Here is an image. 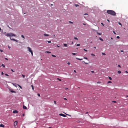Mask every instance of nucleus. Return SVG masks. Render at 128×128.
<instances>
[{
	"mask_svg": "<svg viewBox=\"0 0 128 128\" xmlns=\"http://www.w3.org/2000/svg\"><path fill=\"white\" fill-rule=\"evenodd\" d=\"M23 108L24 109H26L27 108L26 107V106H25L24 105L23 106Z\"/></svg>",
	"mask_w": 128,
	"mask_h": 128,
	"instance_id": "8",
	"label": "nucleus"
},
{
	"mask_svg": "<svg viewBox=\"0 0 128 128\" xmlns=\"http://www.w3.org/2000/svg\"><path fill=\"white\" fill-rule=\"evenodd\" d=\"M64 100H67V99H66V98H64Z\"/></svg>",
	"mask_w": 128,
	"mask_h": 128,
	"instance_id": "41",
	"label": "nucleus"
},
{
	"mask_svg": "<svg viewBox=\"0 0 128 128\" xmlns=\"http://www.w3.org/2000/svg\"><path fill=\"white\" fill-rule=\"evenodd\" d=\"M108 78L110 80H112V78L111 77L108 76Z\"/></svg>",
	"mask_w": 128,
	"mask_h": 128,
	"instance_id": "26",
	"label": "nucleus"
},
{
	"mask_svg": "<svg viewBox=\"0 0 128 128\" xmlns=\"http://www.w3.org/2000/svg\"><path fill=\"white\" fill-rule=\"evenodd\" d=\"M54 104H56V101L55 100H54Z\"/></svg>",
	"mask_w": 128,
	"mask_h": 128,
	"instance_id": "42",
	"label": "nucleus"
},
{
	"mask_svg": "<svg viewBox=\"0 0 128 128\" xmlns=\"http://www.w3.org/2000/svg\"><path fill=\"white\" fill-rule=\"evenodd\" d=\"M10 39L11 40H13V41L16 40L15 39H14V38H10Z\"/></svg>",
	"mask_w": 128,
	"mask_h": 128,
	"instance_id": "9",
	"label": "nucleus"
},
{
	"mask_svg": "<svg viewBox=\"0 0 128 128\" xmlns=\"http://www.w3.org/2000/svg\"><path fill=\"white\" fill-rule=\"evenodd\" d=\"M31 86L32 87V89L33 90H34V86H33V85H31Z\"/></svg>",
	"mask_w": 128,
	"mask_h": 128,
	"instance_id": "17",
	"label": "nucleus"
},
{
	"mask_svg": "<svg viewBox=\"0 0 128 128\" xmlns=\"http://www.w3.org/2000/svg\"><path fill=\"white\" fill-rule=\"evenodd\" d=\"M118 24H120V25L121 26H122V24H121L120 22H118Z\"/></svg>",
	"mask_w": 128,
	"mask_h": 128,
	"instance_id": "20",
	"label": "nucleus"
},
{
	"mask_svg": "<svg viewBox=\"0 0 128 128\" xmlns=\"http://www.w3.org/2000/svg\"><path fill=\"white\" fill-rule=\"evenodd\" d=\"M125 72H126V73H128V72L127 71H125Z\"/></svg>",
	"mask_w": 128,
	"mask_h": 128,
	"instance_id": "59",
	"label": "nucleus"
},
{
	"mask_svg": "<svg viewBox=\"0 0 128 128\" xmlns=\"http://www.w3.org/2000/svg\"><path fill=\"white\" fill-rule=\"evenodd\" d=\"M72 54L74 55H75L76 54L74 53H72Z\"/></svg>",
	"mask_w": 128,
	"mask_h": 128,
	"instance_id": "35",
	"label": "nucleus"
},
{
	"mask_svg": "<svg viewBox=\"0 0 128 128\" xmlns=\"http://www.w3.org/2000/svg\"><path fill=\"white\" fill-rule=\"evenodd\" d=\"M83 24L84 25H86V24H84V23H83Z\"/></svg>",
	"mask_w": 128,
	"mask_h": 128,
	"instance_id": "64",
	"label": "nucleus"
},
{
	"mask_svg": "<svg viewBox=\"0 0 128 128\" xmlns=\"http://www.w3.org/2000/svg\"><path fill=\"white\" fill-rule=\"evenodd\" d=\"M91 55L92 56H94V55L93 54H92Z\"/></svg>",
	"mask_w": 128,
	"mask_h": 128,
	"instance_id": "33",
	"label": "nucleus"
},
{
	"mask_svg": "<svg viewBox=\"0 0 128 128\" xmlns=\"http://www.w3.org/2000/svg\"><path fill=\"white\" fill-rule=\"evenodd\" d=\"M57 79L58 80H59V81H61V80L59 78H57Z\"/></svg>",
	"mask_w": 128,
	"mask_h": 128,
	"instance_id": "22",
	"label": "nucleus"
},
{
	"mask_svg": "<svg viewBox=\"0 0 128 128\" xmlns=\"http://www.w3.org/2000/svg\"><path fill=\"white\" fill-rule=\"evenodd\" d=\"M88 113V112H86V113L85 114H87Z\"/></svg>",
	"mask_w": 128,
	"mask_h": 128,
	"instance_id": "62",
	"label": "nucleus"
},
{
	"mask_svg": "<svg viewBox=\"0 0 128 128\" xmlns=\"http://www.w3.org/2000/svg\"><path fill=\"white\" fill-rule=\"evenodd\" d=\"M18 86L20 87L21 89L22 88V87L21 86H20L19 85H18Z\"/></svg>",
	"mask_w": 128,
	"mask_h": 128,
	"instance_id": "32",
	"label": "nucleus"
},
{
	"mask_svg": "<svg viewBox=\"0 0 128 128\" xmlns=\"http://www.w3.org/2000/svg\"><path fill=\"white\" fill-rule=\"evenodd\" d=\"M13 112L14 113H17L18 112L16 110H14L13 111Z\"/></svg>",
	"mask_w": 128,
	"mask_h": 128,
	"instance_id": "6",
	"label": "nucleus"
},
{
	"mask_svg": "<svg viewBox=\"0 0 128 128\" xmlns=\"http://www.w3.org/2000/svg\"><path fill=\"white\" fill-rule=\"evenodd\" d=\"M44 36H49V35L48 34H44Z\"/></svg>",
	"mask_w": 128,
	"mask_h": 128,
	"instance_id": "15",
	"label": "nucleus"
},
{
	"mask_svg": "<svg viewBox=\"0 0 128 128\" xmlns=\"http://www.w3.org/2000/svg\"><path fill=\"white\" fill-rule=\"evenodd\" d=\"M69 22L70 23H71V24H73V22H71V21H69Z\"/></svg>",
	"mask_w": 128,
	"mask_h": 128,
	"instance_id": "28",
	"label": "nucleus"
},
{
	"mask_svg": "<svg viewBox=\"0 0 128 128\" xmlns=\"http://www.w3.org/2000/svg\"><path fill=\"white\" fill-rule=\"evenodd\" d=\"M106 12L108 14L113 16H115L116 15V13L114 10H107Z\"/></svg>",
	"mask_w": 128,
	"mask_h": 128,
	"instance_id": "1",
	"label": "nucleus"
},
{
	"mask_svg": "<svg viewBox=\"0 0 128 128\" xmlns=\"http://www.w3.org/2000/svg\"><path fill=\"white\" fill-rule=\"evenodd\" d=\"M10 92H14V93H15L16 92L15 91H14V90H11L10 91Z\"/></svg>",
	"mask_w": 128,
	"mask_h": 128,
	"instance_id": "13",
	"label": "nucleus"
},
{
	"mask_svg": "<svg viewBox=\"0 0 128 128\" xmlns=\"http://www.w3.org/2000/svg\"><path fill=\"white\" fill-rule=\"evenodd\" d=\"M74 72H76V70H74Z\"/></svg>",
	"mask_w": 128,
	"mask_h": 128,
	"instance_id": "56",
	"label": "nucleus"
},
{
	"mask_svg": "<svg viewBox=\"0 0 128 128\" xmlns=\"http://www.w3.org/2000/svg\"><path fill=\"white\" fill-rule=\"evenodd\" d=\"M37 94L38 96H40V95L39 94Z\"/></svg>",
	"mask_w": 128,
	"mask_h": 128,
	"instance_id": "45",
	"label": "nucleus"
},
{
	"mask_svg": "<svg viewBox=\"0 0 128 128\" xmlns=\"http://www.w3.org/2000/svg\"><path fill=\"white\" fill-rule=\"evenodd\" d=\"M5 75L6 76H8V74H6Z\"/></svg>",
	"mask_w": 128,
	"mask_h": 128,
	"instance_id": "53",
	"label": "nucleus"
},
{
	"mask_svg": "<svg viewBox=\"0 0 128 128\" xmlns=\"http://www.w3.org/2000/svg\"><path fill=\"white\" fill-rule=\"evenodd\" d=\"M52 56L53 57H56V56L52 54Z\"/></svg>",
	"mask_w": 128,
	"mask_h": 128,
	"instance_id": "29",
	"label": "nucleus"
},
{
	"mask_svg": "<svg viewBox=\"0 0 128 128\" xmlns=\"http://www.w3.org/2000/svg\"><path fill=\"white\" fill-rule=\"evenodd\" d=\"M110 38L112 40L113 39V38H112V37Z\"/></svg>",
	"mask_w": 128,
	"mask_h": 128,
	"instance_id": "63",
	"label": "nucleus"
},
{
	"mask_svg": "<svg viewBox=\"0 0 128 128\" xmlns=\"http://www.w3.org/2000/svg\"><path fill=\"white\" fill-rule=\"evenodd\" d=\"M8 48H10V46H8Z\"/></svg>",
	"mask_w": 128,
	"mask_h": 128,
	"instance_id": "61",
	"label": "nucleus"
},
{
	"mask_svg": "<svg viewBox=\"0 0 128 128\" xmlns=\"http://www.w3.org/2000/svg\"><path fill=\"white\" fill-rule=\"evenodd\" d=\"M2 66H3L4 68L5 67V65L4 64H2V65H1Z\"/></svg>",
	"mask_w": 128,
	"mask_h": 128,
	"instance_id": "19",
	"label": "nucleus"
},
{
	"mask_svg": "<svg viewBox=\"0 0 128 128\" xmlns=\"http://www.w3.org/2000/svg\"><path fill=\"white\" fill-rule=\"evenodd\" d=\"M6 35V36H16V35L15 34H14L12 33H8Z\"/></svg>",
	"mask_w": 128,
	"mask_h": 128,
	"instance_id": "2",
	"label": "nucleus"
},
{
	"mask_svg": "<svg viewBox=\"0 0 128 128\" xmlns=\"http://www.w3.org/2000/svg\"><path fill=\"white\" fill-rule=\"evenodd\" d=\"M48 43H50L51 42L50 41H48Z\"/></svg>",
	"mask_w": 128,
	"mask_h": 128,
	"instance_id": "34",
	"label": "nucleus"
},
{
	"mask_svg": "<svg viewBox=\"0 0 128 128\" xmlns=\"http://www.w3.org/2000/svg\"><path fill=\"white\" fill-rule=\"evenodd\" d=\"M27 49H28V50L31 53L32 56H33V53L32 51L31 50V49L29 47H28Z\"/></svg>",
	"mask_w": 128,
	"mask_h": 128,
	"instance_id": "3",
	"label": "nucleus"
},
{
	"mask_svg": "<svg viewBox=\"0 0 128 128\" xmlns=\"http://www.w3.org/2000/svg\"><path fill=\"white\" fill-rule=\"evenodd\" d=\"M112 102H113L114 103L116 102V101H112Z\"/></svg>",
	"mask_w": 128,
	"mask_h": 128,
	"instance_id": "47",
	"label": "nucleus"
},
{
	"mask_svg": "<svg viewBox=\"0 0 128 128\" xmlns=\"http://www.w3.org/2000/svg\"><path fill=\"white\" fill-rule=\"evenodd\" d=\"M59 115L60 116H62L64 117H65L66 116L64 115V114H59Z\"/></svg>",
	"mask_w": 128,
	"mask_h": 128,
	"instance_id": "4",
	"label": "nucleus"
},
{
	"mask_svg": "<svg viewBox=\"0 0 128 128\" xmlns=\"http://www.w3.org/2000/svg\"><path fill=\"white\" fill-rule=\"evenodd\" d=\"M118 66L119 67H120V65H118Z\"/></svg>",
	"mask_w": 128,
	"mask_h": 128,
	"instance_id": "50",
	"label": "nucleus"
},
{
	"mask_svg": "<svg viewBox=\"0 0 128 128\" xmlns=\"http://www.w3.org/2000/svg\"><path fill=\"white\" fill-rule=\"evenodd\" d=\"M99 38L100 40H101V41H103V39H102V38H100H100Z\"/></svg>",
	"mask_w": 128,
	"mask_h": 128,
	"instance_id": "16",
	"label": "nucleus"
},
{
	"mask_svg": "<svg viewBox=\"0 0 128 128\" xmlns=\"http://www.w3.org/2000/svg\"><path fill=\"white\" fill-rule=\"evenodd\" d=\"M84 50L85 51H86V52H87V50H86V49H84Z\"/></svg>",
	"mask_w": 128,
	"mask_h": 128,
	"instance_id": "44",
	"label": "nucleus"
},
{
	"mask_svg": "<svg viewBox=\"0 0 128 128\" xmlns=\"http://www.w3.org/2000/svg\"><path fill=\"white\" fill-rule=\"evenodd\" d=\"M74 38L75 40H78V38H76V37H74Z\"/></svg>",
	"mask_w": 128,
	"mask_h": 128,
	"instance_id": "23",
	"label": "nucleus"
},
{
	"mask_svg": "<svg viewBox=\"0 0 128 128\" xmlns=\"http://www.w3.org/2000/svg\"><path fill=\"white\" fill-rule=\"evenodd\" d=\"M84 15H88V14L87 13H85L84 14Z\"/></svg>",
	"mask_w": 128,
	"mask_h": 128,
	"instance_id": "24",
	"label": "nucleus"
},
{
	"mask_svg": "<svg viewBox=\"0 0 128 128\" xmlns=\"http://www.w3.org/2000/svg\"><path fill=\"white\" fill-rule=\"evenodd\" d=\"M55 35H54H54H53V36H52L53 37H55Z\"/></svg>",
	"mask_w": 128,
	"mask_h": 128,
	"instance_id": "48",
	"label": "nucleus"
},
{
	"mask_svg": "<svg viewBox=\"0 0 128 128\" xmlns=\"http://www.w3.org/2000/svg\"><path fill=\"white\" fill-rule=\"evenodd\" d=\"M68 88H65V90H67V89H68Z\"/></svg>",
	"mask_w": 128,
	"mask_h": 128,
	"instance_id": "58",
	"label": "nucleus"
},
{
	"mask_svg": "<svg viewBox=\"0 0 128 128\" xmlns=\"http://www.w3.org/2000/svg\"><path fill=\"white\" fill-rule=\"evenodd\" d=\"M84 59H86V60H87V59H88V58H86V57H84Z\"/></svg>",
	"mask_w": 128,
	"mask_h": 128,
	"instance_id": "39",
	"label": "nucleus"
},
{
	"mask_svg": "<svg viewBox=\"0 0 128 128\" xmlns=\"http://www.w3.org/2000/svg\"><path fill=\"white\" fill-rule=\"evenodd\" d=\"M4 125L2 124H0V127H4Z\"/></svg>",
	"mask_w": 128,
	"mask_h": 128,
	"instance_id": "7",
	"label": "nucleus"
},
{
	"mask_svg": "<svg viewBox=\"0 0 128 128\" xmlns=\"http://www.w3.org/2000/svg\"><path fill=\"white\" fill-rule=\"evenodd\" d=\"M21 36L22 38H24V37L23 35H22Z\"/></svg>",
	"mask_w": 128,
	"mask_h": 128,
	"instance_id": "18",
	"label": "nucleus"
},
{
	"mask_svg": "<svg viewBox=\"0 0 128 128\" xmlns=\"http://www.w3.org/2000/svg\"><path fill=\"white\" fill-rule=\"evenodd\" d=\"M118 74H120L121 73V72L120 70H119L118 71Z\"/></svg>",
	"mask_w": 128,
	"mask_h": 128,
	"instance_id": "14",
	"label": "nucleus"
},
{
	"mask_svg": "<svg viewBox=\"0 0 128 128\" xmlns=\"http://www.w3.org/2000/svg\"><path fill=\"white\" fill-rule=\"evenodd\" d=\"M14 41H16V42H18V40H14Z\"/></svg>",
	"mask_w": 128,
	"mask_h": 128,
	"instance_id": "55",
	"label": "nucleus"
},
{
	"mask_svg": "<svg viewBox=\"0 0 128 128\" xmlns=\"http://www.w3.org/2000/svg\"><path fill=\"white\" fill-rule=\"evenodd\" d=\"M0 51L1 52H3V50H0Z\"/></svg>",
	"mask_w": 128,
	"mask_h": 128,
	"instance_id": "43",
	"label": "nucleus"
},
{
	"mask_svg": "<svg viewBox=\"0 0 128 128\" xmlns=\"http://www.w3.org/2000/svg\"><path fill=\"white\" fill-rule=\"evenodd\" d=\"M76 46H80V44H78L76 45Z\"/></svg>",
	"mask_w": 128,
	"mask_h": 128,
	"instance_id": "31",
	"label": "nucleus"
},
{
	"mask_svg": "<svg viewBox=\"0 0 128 128\" xmlns=\"http://www.w3.org/2000/svg\"><path fill=\"white\" fill-rule=\"evenodd\" d=\"M24 116V114H22V116Z\"/></svg>",
	"mask_w": 128,
	"mask_h": 128,
	"instance_id": "57",
	"label": "nucleus"
},
{
	"mask_svg": "<svg viewBox=\"0 0 128 128\" xmlns=\"http://www.w3.org/2000/svg\"><path fill=\"white\" fill-rule=\"evenodd\" d=\"M17 121H15L14 123V126H16L17 124Z\"/></svg>",
	"mask_w": 128,
	"mask_h": 128,
	"instance_id": "5",
	"label": "nucleus"
},
{
	"mask_svg": "<svg viewBox=\"0 0 128 128\" xmlns=\"http://www.w3.org/2000/svg\"><path fill=\"white\" fill-rule=\"evenodd\" d=\"M1 74L2 75H3L4 74V73L3 72H2L1 73Z\"/></svg>",
	"mask_w": 128,
	"mask_h": 128,
	"instance_id": "54",
	"label": "nucleus"
},
{
	"mask_svg": "<svg viewBox=\"0 0 128 128\" xmlns=\"http://www.w3.org/2000/svg\"><path fill=\"white\" fill-rule=\"evenodd\" d=\"M102 54H103V55H106L104 53H102Z\"/></svg>",
	"mask_w": 128,
	"mask_h": 128,
	"instance_id": "46",
	"label": "nucleus"
},
{
	"mask_svg": "<svg viewBox=\"0 0 128 128\" xmlns=\"http://www.w3.org/2000/svg\"><path fill=\"white\" fill-rule=\"evenodd\" d=\"M97 34L100 35L102 34H101L100 33H98V32H97Z\"/></svg>",
	"mask_w": 128,
	"mask_h": 128,
	"instance_id": "30",
	"label": "nucleus"
},
{
	"mask_svg": "<svg viewBox=\"0 0 128 128\" xmlns=\"http://www.w3.org/2000/svg\"><path fill=\"white\" fill-rule=\"evenodd\" d=\"M116 38H120V37L118 36H117V37H116Z\"/></svg>",
	"mask_w": 128,
	"mask_h": 128,
	"instance_id": "36",
	"label": "nucleus"
},
{
	"mask_svg": "<svg viewBox=\"0 0 128 128\" xmlns=\"http://www.w3.org/2000/svg\"><path fill=\"white\" fill-rule=\"evenodd\" d=\"M91 72H92V73H94V71H92V70L91 71Z\"/></svg>",
	"mask_w": 128,
	"mask_h": 128,
	"instance_id": "40",
	"label": "nucleus"
},
{
	"mask_svg": "<svg viewBox=\"0 0 128 128\" xmlns=\"http://www.w3.org/2000/svg\"><path fill=\"white\" fill-rule=\"evenodd\" d=\"M22 76L23 78H24L25 77V76L24 74H22Z\"/></svg>",
	"mask_w": 128,
	"mask_h": 128,
	"instance_id": "37",
	"label": "nucleus"
},
{
	"mask_svg": "<svg viewBox=\"0 0 128 128\" xmlns=\"http://www.w3.org/2000/svg\"><path fill=\"white\" fill-rule=\"evenodd\" d=\"M101 24H102V25H103V26H104V24H103V23H101Z\"/></svg>",
	"mask_w": 128,
	"mask_h": 128,
	"instance_id": "60",
	"label": "nucleus"
},
{
	"mask_svg": "<svg viewBox=\"0 0 128 128\" xmlns=\"http://www.w3.org/2000/svg\"><path fill=\"white\" fill-rule=\"evenodd\" d=\"M11 70L12 72H14V70H13L12 69H11Z\"/></svg>",
	"mask_w": 128,
	"mask_h": 128,
	"instance_id": "51",
	"label": "nucleus"
},
{
	"mask_svg": "<svg viewBox=\"0 0 128 128\" xmlns=\"http://www.w3.org/2000/svg\"><path fill=\"white\" fill-rule=\"evenodd\" d=\"M113 33H114V34H116V32H115L114 31H113Z\"/></svg>",
	"mask_w": 128,
	"mask_h": 128,
	"instance_id": "52",
	"label": "nucleus"
},
{
	"mask_svg": "<svg viewBox=\"0 0 128 128\" xmlns=\"http://www.w3.org/2000/svg\"><path fill=\"white\" fill-rule=\"evenodd\" d=\"M112 83V82H111V81H108V82H107V83H108H108Z\"/></svg>",
	"mask_w": 128,
	"mask_h": 128,
	"instance_id": "27",
	"label": "nucleus"
},
{
	"mask_svg": "<svg viewBox=\"0 0 128 128\" xmlns=\"http://www.w3.org/2000/svg\"><path fill=\"white\" fill-rule=\"evenodd\" d=\"M74 6L76 7H77V6H79V5H78V4H74Z\"/></svg>",
	"mask_w": 128,
	"mask_h": 128,
	"instance_id": "12",
	"label": "nucleus"
},
{
	"mask_svg": "<svg viewBox=\"0 0 128 128\" xmlns=\"http://www.w3.org/2000/svg\"><path fill=\"white\" fill-rule=\"evenodd\" d=\"M64 46L65 47H67L68 46V45L67 44H64Z\"/></svg>",
	"mask_w": 128,
	"mask_h": 128,
	"instance_id": "10",
	"label": "nucleus"
},
{
	"mask_svg": "<svg viewBox=\"0 0 128 128\" xmlns=\"http://www.w3.org/2000/svg\"><path fill=\"white\" fill-rule=\"evenodd\" d=\"M82 62H84L85 64H88V63L84 61H82Z\"/></svg>",
	"mask_w": 128,
	"mask_h": 128,
	"instance_id": "21",
	"label": "nucleus"
},
{
	"mask_svg": "<svg viewBox=\"0 0 128 128\" xmlns=\"http://www.w3.org/2000/svg\"><path fill=\"white\" fill-rule=\"evenodd\" d=\"M76 58L78 60H82V58L80 59V58Z\"/></svg>",
	"mask_w": 128,
	"mask_h": 128,
	"instance_id": "11",
	"label": "nucleus"
},
{
	"mask_svg": "<svg viewBox=\"0 0 128 128\" xmlns=\"http://www.w3.org/2000/svg\"><path fill=\"white\" fill-rule=\"evenodd\" d=\"M67 64H68V65H70V62H68L67 63Z\"/></svg>",
	"mask_w": 128,
	"mask_h": 128,
	"instance_id": "38",
	"label": "nucleus"
},
{
	"mask_svg": "<svg viewBox=\"0 0 128 128\" xmlns=\"http://www.w3.org/2000/svg\"><path fill=\"white\" fill-rule=\"evenodd\" d=\"M46 52H47V53H49V54L50 53H51L50 52H48V51Z\"/></svg>",
	"mask_w": 128,
	"mask_h": 128,
	"instance_id": "25",
	"label": "nucleus"
},
{
	"mask_svg": "<svg viewBox=\"0 0 128 128\" xmlns=\"http://www.w3.org/2000/svg\"><path fill=\"white\" fill-rule=\"evenodd\" d=\"M5 59L6 60H8V58H5Z\"/></svg>",
	"mask_w": 128,
	"mask_h": 128,
	"instance_id": "49",
	"label": "nucleus"
}]
</instances>
